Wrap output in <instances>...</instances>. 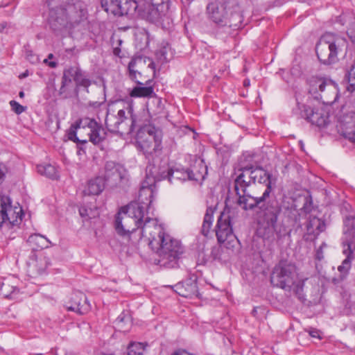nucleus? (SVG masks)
I'll use <instances>...</instances> for the list:
<instances>
[{
    "label": "nucleus",
    "instance_id": "nucleus-50",
    "mask_svg": "<svg viewBox=\"0 0 355 355\" xmlns=\"http://www.w3.org/2000/svg\"><path fill=\"white\" fill-rule=\"evenodd\" d=\"M101 105V103H98V102H94L92 103H90V105L94 107H99L100 105Z\"/></svg>",
    "mask_w": 355,
    "mask_h": 355
},
{
    "label": "nucleus",
    "instance_id": "nucleus-9",
    "mask_svg": "<svg viewBox=\"0 0 355 355\" xmlns=\"http://www.w3.org/2000/svg\"><path fill=\"white\" fill-rule=\"evenodd\" d=\"M148 6L141 10L140 17L152 23L160 25L164 28L171 23V15L168 12V5L163 1L155 3V0L148 1Z\"/></svg>",
    "mask_w": 355,
    "mask_h": 355
},
{
    "label": "nucleus",
    "instance_id": "nucleus-15",
    "mask_svg": "<svg viewBox=\"0 0 355 355\" xmlns=\"http://www.w3.org/2000/svg\"><path fill=\"white\" fill-rule=\"evenodd\" d=\"M209 19L220 27L232 26L227 17L225 4L222 1L210 3L207 8Z\"/></svg>",
    "mask_w": 355,
    "mask_h": 355
},
{
    "label": "nucleus",
    "instance_id": "nucleus-2",
    "mask_svg": "<svg viewBox=\"0 0 355 355\" xmlns=\"http://www.w3.org/2000/svg\"><path fill=\"white\" fill-rule=\"evenodd\" d=\"M114 105L117 110L116 115L107 114L105 119L110 131L121 135H128L139 128L137 144L146 158L149 159L162 150L161 131L150 125L142 126L133 114L132 103L119 101Z\"/></svg>",
    "mask_w": 355,
    "mask_h": 355
},
{
    "label": "nucleus",
    "instance_id": "nucleus-13",
    "mask_svg": "<svg viewBox=\"0 0 355 355\" xmlns=\"http://www.w3.org/2000/svg\"><path fill=\"white\" fill-rule=\"evenodd\" d=\"M338 116L336 129L345 138L355 144V111L344 112Z\"/></svg>",
    "mask_w": 355,
    "mask_h": 355
},
{
    "label": "nucleus",
    "instance_id": "nucleus-30",
    "mask_svg": "<svg viewBox=\"0 0 355 355\" xmlns=\"http://www.w3.org/2000/svg\"><path fill=\"white\" fill-rule=\"evenodd\" d=\"M115 325L120 331H128L132 326L131 318L128 313L122 312L115 320Z\"/></svg>",
    "mask_w": 355,
    "mask_h": 355
},
{
    "label": "nucleus",
    "instance_id": "nucleus-60",
    "mask_svg": "<svg viewBox=\"0 0 355 355\" xmlns=\"http://www.w3.org/2000/svg\"><path fill=\"white\" fill-rule=\"evenodd\" d=\"M35 355H42V354H36Z\"/></svg>",
    "mask_w": 355,
    "mask_h": 355
},
{
    "label": "nucleus",
    "instance_id": "nucleus-29",
    "mask_svg": "<svg viewBox=\"0 0 355 355\" xmlns=\"http://www.w3.org/2000/svg\"><path fill=\"white\" fill-rule=\"evenodd\" d=\"M327 80L318 77H312L309 80V93L315 96V98H319V94L325 87V83Z\"/></svg>",
    "mask_w": 355,
    "mask_h": 355
},
{
    "label": "nucleus",
    "instance_id": "nucleus-51",
    "mask_svg": "<svg viewBox=\"0 0 355 355\" xmlns=\"http://www.w3.org/2000/svg\"><path fill=\"white\" fill-rule=\"evenodd\" d=\"M347 32L349 36L351 37L353 36L354 33L355 34V31L354 32L352 28L348 29Z\"/></svg>",
    "mask_w": 355,
    "mask_h": 355
},
{
    "label": "nucleus",
    "instance_id": "nucleus-45",
    "mask_svg": "<svg viewBox=\"0 0 355 355\" xmlns=\"http://www.w3.org/2000/svg\"><path fill=\"white\" fill-rule=\"evenodd\" d=\"M27 59L32 63H35V62H37V58L34 55H32V54H27Z\"/></svg>",
    "mask_w": 355,
    "mask_h": 355
},
{
    "label": "nucleus",
    "instance_id": "nucleus-32",
    "mask_svg": "<svg viewBox=\"0 0 355 355\" xmlns=\"http://www.w3.org/2000/svg\"><path fill=\"white\" fill-rule=\"evenodd\" d=\"M37 171L40 175H44L50 179H56L58 177L56 168L50 164L37 165Z\"/></svg>",
    "mask_w": 355,
    "mask_h": 355
},
{
    "label": "nucleus",
    "instance_id": "nucleus-1",
    "mask_svg": "<svg viewBox=\"0 0 355 355\" xmlns=\"http://www.w3.org/2000/svg\"><path fill=\"white\" fill-rule=\"evenodd\" d=\"M239 171L240 173L234 181V191L238 196L237 204L245 211L256 207L261 209L258 232L264 240L272 242L282 239L287 234L285 227L277 223L282 207L277 200L264 204L270 196L275 180L261 168L244 167Z\"/></svg>",
    "mask_w": 355,
    "mask_h": 355
},
{
    "label": "nucleus",
    "instance_id": "nucleus-16",
    "mask_svg": "<svg viewBox=\"0 0 355 355\" xmlns=\"http://www.w3.org/2000/svg\"><path fill=\"white\" fill-rule=\"evenodd\" d=\"M69 29L84 21L87 18V11L85 6L80 2L67 4Z\"/></svg>",
    "mask_w": 355,
    "mask_h": 355
},
{
    "label": "nucleus",
    "instance_id": "nucleus-56",
    "mask_svg": "<svg viewBox=\"0 0 355 355\" xmlns=\"http://www.w3.org/2000/svg\"><path fill=\"white\" fill-rule=\"evenodd\" d=\"M122 42H123V41L121 40H117V43L119 44V46H120L121 45Z\"/></svg>",
    "mask_w": 355,
    "mask_h": 355
},
{
    "label": "nucleus",
    "instance_id": "nucleus-33",
    "mask_svg": "<svg viewBox=\"0 0 355 355\" xmlns=\"http://www.w3.org/2000/svg\"><path fill=\"white\" fill-rule=\"evenodd\" d=\"M128 0H117L116 3L112 4L110 9V13L114 15H128Z\"/></svg>",
    "mask_w": 355,
    "mask_h": 355
},
{
    "label": "nucleus",
    "instance_id": "nucleus-14",
    "mask_svg": "<svg viewBox=\"0 0 355 355\" xmlns=\"http://www.w3.org/2000/svg\"><path fill=\"white\" fill-rule=\"evenodd\" d=\"M79 126L82 127L83 131L86 132L89 141L94 145L101 144L106 138V131L102 125L93 119L88 117L80 119Z\"/></svg>",
    "mask_w": 355,
    "mask_h": 355
},
{
    "label": "nucleus",
    "instance_id": "nucleus-36",
    "mask_svg": "<svg viewBox=\"0 0 355 355\" xmlns=\"http://www.w3.org/2000/svg\"><path fill=\"white\" fill-rule=\"evenodd\" d=\"M138 62H141V58H133L131 59L128 64V73L129 77L131 80L135 81L138 85H143V83L138 80V76H141V73L136 69L137 64Z\"/></svg>",
    "mask_w": 355,
    "mask_h": 355
},
{
    "label": "nucleus",
    "instance_id": "nucleus-27",
    "mask_svg": "<svg viewBox=\"0 0 355 355\" xmlns=\"http://www.w3.org/2000/svg\"><path fill=\"white\" fill-rule=\"evenodd\" d=\"M73 80L76 82V87H83L87 89V92L92 84L87 76L78 67H73Z\"/></svg>",
    "mask_w": 355,
    "mask_h": 355
},
{
    "label": "nucleus",
    "instance_id": "nucleus-43",
    "mask_svg": "<svg viewBox=\"0 0 355 355\" xmlns=\"http://www.w3.org/2000/svg\"><path fill=\"white\" fill-rule=\"evenodd\" d=\"M306 331L313 338H321L320 331L316 329L310 328L309 330H306Z\"/></svg>",
    "mask_w": 355,
    "mask_h": 355
},
{
    "label": "nucleus",
    "instance_id": "nucleus-38",
    "mask_svg": "<svg viewBox=\"0 0 355 355\" xmlns=\"http://www.w3.org/2000/svg\"><path fill=\"white\" fill-rule=\"evenodd\" d=\"M79 213L80 216L85 220L95 218L96 216L98 215V213L96 209L93 210L91 208L89 209L85 206L80 207Z\"/></svg>",
    "mask_w": 355,
    "mask_h": 355
},
{
    "label": "nucleus",
    "instance_id": "nucleus-48",
    "mask_svg": "<svg viewBox=\"0 0 355 355\" xmlns=\"http://www.w3.org/2000/svg\"><path fill=\"white\" fill-rule=\"evenodd\" d=\"M7 27V23H1L0 24V33L3 32L4 29Z\"/></svg>",
    "mask_w": 355,
    "mask_h": 355
},
{
    "label": "nucleus",
    "instance_id": "nucleus-3",
    "mask_svg": "<svg viewBox=\"0 0 355 355\" xmlns=\"http://www.w3.org/2000/svg\"><path fill=\"white\" fill-rule=\"evenodd\" d=\"M114 226L119 235L127 236L133 243L145 238L152 250L155 245L153 243H158V239L166 234L163 225L156 218L145 217L144 207L138 204L122 207L116 217Z\"/></svg>",
    "mask_w": 355,
    "mask_h": 355
},
{
    "label": "nucleus",
    "instance_id": "nucleus-24",
    "mask_svg": "<svg viewBox=\"0 0 355 355\" xmlns=\"http://www.w3.org/2000/svg\"><path fill=\"white\" fill-rule=\"evenodd\" d=\"M123 170V168L120 164L108 161L105 165V175L107 178L121 179Z\"/></svg>",
    "mask_w": 355,
    "mask_h": 355
},
{
    "label": "nucleus",
    "instance_id": "nucleus-4",
    "mask_svg": "<svg viewBox=\"0 0 355 355\" xmlns=\"http://www.w3.org/2000/svg\"><path fill=\"white\" fill-rule=\"evenodd\" d=\"M306 280L307 278H299L294 263L284 260L280 261L275 266L270 277L273 286L294 295L302 302L306 300L304 286Z\"/></svg>",
    "mask_w": 355,
    "mask_h": 355
},
{
    "label": "nucleus",
    "instance_id": "nucleus-11",
    "mask_svg": "<svg viewBox=\"0 0 355 355\" xmlns=\"http://www.w3.org/2000/svg\"><path fill=\"white\" fill-rule=\"evenodd\" d=\"M0 227L3 224H10L12 226L17 225L22 219V208L19 205H12L9 197H3L0 200Z\"/></svg>",
    "mask_w": 355,
    "mask_h": 355
},
{
    "label": "nucleus",
    "instance_id": "nucleus-25",
    "mask_svg": "<svg viewBox=\"0 0 355 355\" xmlns=\"http://www.w3.org/2000/svg\"><path fill=\"white\" fill-rule=\"evenodd\" d=\"M306 230L309 234L318 235L325 229V223L318 217H310L306 223Z\"/></svg>",
    "mask_w": 355,
    "mask_h": 355
},
{
    "label": "nucleus",
    "instance_id": "nucleus-35",
    "mask_svg": "<svg viewBox=\"0 0 355 355\" xmlns=\"http://www.w3.org/2000/svg\"><path fill=\"white\" fill-rule=\"evenodd\" d=\"M83 130V128L79 126V120L76 122L75 124H72L69 130L67 131V137L69 140L73 141L75 143H79L81 141L82 144H86L87 143V139H79L77 137V131Z\"/></svg>",
    "mask_w": 355,
    "mask_h": 355
},
{
    "label": "nucleus",
    "instance_id": "nucleus-28",
    "mask_svg": "<svg viewBox=\"0 0 355 355\" xmlns=\"http://www.w3.org/2000/svg\"><path fill=\"white\" fill-rule=\"evenodd\" d=\"M152 81L148 83V86H139L134 87L130 93L131 97H153L155 96L153 87L150 85Z\"/></svg>",
    "mask_w": 355,
    "mask_h": 355
},
{
    "label": "nucleus",
    "instance_id": "nucleus-37",
    "mask_svg": "<svg viewBox=\"0 0 355 355\" xmlns=\"http://www.w3.org/2000/svg\"><path fill=\"white\" fill-rule=\"evenodd\" d=\"M128 355H143L144 346L141 343H131L128 346Z\"/></svg>",
    "mask_w": 355,
    "mask_h": 355
},
{
    "label": "nucleus",
    "instance_id": "nucleus-42",
    "mask_svg": "<svg viewBox=\"0 0 355 355\" xmlns=\"http://www.w3.org/2000/svg\"><path fill=\"white\" fill-rule=\"evenodd\" d=\"M8 172V168L6 164L0 163V180H3L6 175Z\"/></svg>",
    "mask_w": 355,
    "mask_h": 355
},
{
    "label": "nucleus",
    "instance_id": "nucleus-26",
    "mask_svg": "<svg viewBox=\"0 0 355 355\" xmlns=\"http://www.w3.org/2000/svg\"><path fill=\"white\" fill-rule=\"evenodd\" d=\"M47 267V261L44 257H35L31 259L29 263V271L35 272L38 275H42L44 272Z\"/></svg>",
    "mask_w": 355,
    "mask_h": 355
},
{
    "label": "nucleus",
    "instance_id": "nucleus-54",
    "mask_svg": "<svg viewBox=\"0 0 355 355\" xmlns=\"http://www.w3.org/2000/svg\"><path fill=\"white\" fill-rule=\"evenodd\" d=\"M19 96L20 98H24V92L23 91L19 92Z\"/></svg>",
    "mask_w": 355,
    "mask_h": 355
},
{
    "label": "nucleus",
    "instance_id": "nucleus-22",
    "mask_svg": "<svg viewBox=\"0 0 355 355\" xmlns=\"http://www.w3.org/2000/svg\"><path fill=\"white\" fill-rule=\"evenodd\" d=\"M105 180L102 177H96L88 181L84 190L85 195H99L105 189Z\"/></svg>",
    "mask_w": 355,
    "mask_h": 355
},
{
    "label": "nucleus",
    "instance_id": "nucleus-8",
    "mask_svg": "<svg viewBox=\"0 0 355 355\" xmlns=\"http://www.w3.org/2000/svg\"><path fill=\"white\" fill-rule=\"evenodd\" d=\"M153 243L155 245L153 250L161 257L162 261L166 260L168 261V263H173L172 267L183 252V248L180 241L173 239L166 233L162 239H158V243Z\"/></svg>",
    "mask_w": 355,
    "mask_h": 355
},
{
    "label": "nucleus",
    "instance_id": "nucleus-34",
    "mask_svg": "<svg viewBox=\"0 0 355 355\" xmlns=\"http://www.w3.org/2000/svg\"><path fill=\"white\" fill-rule=\"evenodd\" d=\"M72 80H73V67H70L64 70L62 85L60 89V94L67 92V87L72 83Z\"/></svg>",
    "mask_w": 355,
    "mask_h": 355
},
{
    "label": "nucleus",
    "instance_id": "nucleus-19",
    "mask_svg": "<svg viewBox=\"0 0 355 355\" xmlns=\"http://www.w3.org/2000/svg\"><path fill=\"white\" fill-rule=\"evenodd\" d=\"M173 288L175 293L184 297H192L198 294L196 277L189 278L184 282H179Z\"/></svg>",
    "mask_w": 355,
    "mask_h": 355
},
{
    "label": "nucleus",
    "instance_id": "nucleus-5",
    "mask_svg": "<svg viewBox=\"0 0 355 355\" xmlns=\"http://www.w3.org/2000/svg\"><path fill=\"white\" fill-rule=\"evenodd\" d=\"M347 46L345 39L331 33L322 35L318 42L315 51L319 60L324 64H331L338 61V55Z\"/></svg>",
    "mask_w": 355,
    "mask_h": 355
},
{
    "label": "nucleus",
    "instance_id": "nucleus-58",
    "mask_svg": "<svg viewBox=\"0 0 355 355\" xmlns=\"http://www.w3.org/2000/svg\"><path fill=\"white\" fill-rule=\"evenodd\" d=\"M52 57H53V55H52V54H50V55H49V58H51Z\"/></svg>",
    "mask_w": 355,
    "mask_h": 355
},
{
    "label": "nucleus",
    "instance_id": "nucleus-12",
    "mask_svg": "<svg viewBox=\"0 0 355 355\" xmlns=\"http://www.w3.org/2000/svg\"><path fill=\"white\" fill-rule=\"evenodd\" d=\"M199 170H197L196 166H193L191 169L176 168L175 170L170 169L168 171L167 177L170 182L173 180H202L205 178V175L207 173L206 166L202 161H196Z\"/></svg>",
    "mask_w": 355,
    "mask_h": 355
},
{
    "label": "nucleus",
    "instance_id": "nucleus-23",
    "mask_svg": "<svg viewBox=\"0 0 355 355\" xmlns=\"http://www.w3.org/2000/svg\"><path fill=\"white\" fill-rule=\"evenodd\" d=\"M27 241L33 250L47 248L51 245V241L47 238L40 234L31 235Z\"/></svg>",
    "mask_w": 355,
    "mask_h": 355
},
{
    "label": "nucleus",
    "instance_id": "nucleus-40",
    "mask_svg": "<svg viewBox=\"0 0 355 355\" xmlns=\"http://www.w3.org/2000/svg\"><path fill=\"white\" fill-rule=\"evenodd\" d=\"M10 105L13 112H15L17 114H20L24 112L26 110V107L20 105L15 101H10Z\"/></svg>",
    "mask_w": 355,
    "mask_h": 355
},
{
    "label": "nucleus",
    "instance_id": "nucleus-21",
    "mask_svg": "<svg viewBox=\"0 0 355 355\" xmlns=\"http://www.w3.org/2000/svg\"><path fill=\"white\" fill-rule=\"evenodd\" d=\"M155 185L153 183L149 184L147 182H144L141 187V189L139 192V201L138 205L142 206L144 209L145 207L144 205L150 206L153 202V199L154 198V189ZM134 204H137V202H135Z\"/></svg>",
    "mask_w": 355,
    "mask_h": 355
},
{
    "label": "nucleus",
    "instance_id": "nucleus-57",
    "mask_svg": "<svg viewBox=\"0 0 355 355\" xmlns=\"http://www.w3.org/2000/svg\"><path fill=\"white\" fill-rule=\"evenodd\" d=\"M6 284H3V286H2V288H1V291H3V289L6 288Z\"/></svg>",
    "mask_w": 355,
    "mask_h": 355
},
{
    "label": "nucleus",
    "instance_id": "nucleus-6",
    "mask_svg": "<svg viewBox=\"0 0 355 355\" xmlns=\"http://www.w3.org/2000/svg\"><path fill=\"white\" fill-rule=\"evenodd\" d=\"M343 234V245L344 247L347 246V248L343 250V253L347 257L338 267L341 279H345L347 275L351 268L352 260L355 257V216H346L344 220Z\"/></svg>",
    "mask_w": 355,
    "mask_h": 355
},
{
    "label": "nucleus",
    "instance_id": "nucleus-47",
    "mask_svg": "<svg viewBox=\"0 0 355 355\" xmlns=\"http://www.w3.org/2000/svg\"><path fill=\"white\" fill-rule=\"evenodd\" d=\"M315 257L317 259L322 260L323 259L322 252L320 250H318Z\"/></svg>",
    "mask_w": 355,
    "mask_h": 355
},
{
    "label": "nucleus",
    "instance_id": "nucleus-10",
    "mask_svg": "<svg viewBox=\"0 0 355 355\" xmlns=\"http://www.w3.org/2000/svg\"><path fill=\"white\" fill-rule=\"evenodd\" d=\"M57 0H49V23L51 28L55 33L69 30L68 10L67 5L56 6Z\"/></svg>",
    "mask_w": 355,
    "mask_h": 355
},
{
    "label": "nucleus",
    "instance_id": "nucleus-49",
    "mask_svg": "<svg viewBox=\"0 0 355 355\" xmlns=\"http://www.w3.org/2000/svg\"><path fill=\"white\" fill-rule=\"evenodd\" d=\"M28 76V71H26L24 73L20 74L19 76V78L22 79V78H24L27 77Z\"/></svg>",
    "mask_w": 355,
    "mask_h": 355
},
{
    "label": "nucleus",
    "instance_id": "nucleus-7",
    "mask_svg": "<svg viewBox=\"0 0 355 355\" xmlns=\"http://www.w3.org/2000/svg\"><path fill=\"white\" fill-rule=\"evenodd\" d=\"M239 214L237 208L225 206L221 212L216 227V235L220 243L230 245L236 239L233 233L232 226L234 224Z\"/></svg>",
    "mask_w": 355,
    "mask_h": 355
},
{
    "label": "nucleus",
    "instance_id": "nucleus-31",
    "mask_svg": "<svg viewBox=\"0 0 355 355\" xmlns=\"http://www.w3.org/2000/svg\"><path fill=\"white\" fill-rule=\"evenodd\" d=\"M214 211L215 208L212 207H208L205 214L201 232L205 236L208 235L214 221Z\"/></svg>",
    "mask_w": 355,
    "mask_h": 355
},
{
    "label": "nucleus",
    "instance_id": "nucleus-18",
    "mask_svg": "<svg viewBox=\"0 0 355 355\" xmlns=\"http://www.w3.org/2000/svg\"><path fill=\"white\" fill-rule=\"evenodd\" d=\"M65 306L68 311H74L80 315L85 314L90 309L86 296L81 292L74 293Z\"/></svg>",
    "mask_w": 355,
    "mask_h": 355
},
{
    "label": "nucleus",
    "instance_id": "nucleus-52",
    "mask_svg": "<svg viewBox=\"0 0 355 355\" xmlns=\"http://www.w3.org/2000/svg\"><path fill=\"white\" fill-rule=\"evenodd\" d=\"M0 355H7V354L2 347H0Z\"/></svg>",
    "mask_w": 355,
    "mask_h": 355
},
{
    "label": "nucleus",
    "instance_id": "nucleus-41",
    "mask_svg": "<svg viewBox=\"0 0 355 355\" xmlns=\"http://www.w3.org/2000/svg\"><path fill=\"white\" fill-rule=\"evenodd\" d=\"M102 8L106 11L107 12H110V6L112 4L116 3L117 0H100Z\"/></svg>",
    "mask_w": 355,
    "mask_h": 355
},
{
    "label": "nucleus",
    "instance_id": "nucleus-46",
    "mask_svg": "<svg viewBox=\"0 0 355 355\" xmlns=\"http://www.w3.org/2000/svg\"><path fill=\"white\" fill-rule=\"evenodd\" d=\"M121 51V49H120V47H119V46H116V47H114V49H113V53H114L115 55L118 56V57H121V55H120Z\"/></svg>",
    "mask_w": 355,
    "mask_h": 355
},
{
    "label": "nucleus",
    "instance_id": "nucleus-44",
    "mask_svg": "<svg viewBox=\"0 0 355 355\" xmlns=\"http://www.w3.org/2000/svg\"><path fill=\"white\" fill-rule=\"evenodd\" d=\"M77 144V147H78V150H77V153L78 155H81L83 154H85V144H81V141L79 142V143H76Z\"/></svg>",
    "mask_w": 355,
    "mask_h": 355
},
{
    "label": "nucleus",
    "instance_id": "nucleus-20",
    "mask_svg": "<svg viewBox=\"0 0 355 355\" xmlns=\"http://www.w3.org/2000/svg\"><path fill=\"white\" fill-rule=\"evenodd\" d=\"M320 98L324 103L331 104L336 101L338 98V90L337 85L330 80H327L325 83V87L319 94Z\"/></svg>",
    "mask_w": 355,
    "mask_h": 355
},
{
    "label": "nucleus",
    "instance_id": "nucleus-55",
    "mask_svg": "<svg viewBox=\"0 0 355 355\" xmlns=\"http://www.w3.org/2000/svg\"><path fill=\"white\" fill-rule=\"evenodd\" d=\"M55 65H56V64L54 62H49V66L51 67H55Z\"/></svg>",
    "mask_w": 355,
    "mask_h": 355
},
{
    "label": "nucleus",
    "instance_id": "nucleus-53",
    "mask_svg": "<svg viewBox=\"0 0 355 355\" xmlns=\"http://www.w3.org/2000/svg\"><path fill=\"white\" fill-rule=\"evenodd\" d=\"M160 52H161V53H162V55L164 57V60H167V58H166V56L164 55V54H165V50H164V49L161 50V51H160Z\"/></svg>",
    "mask_w": 355,
    "mask_h": 355
},
{
    "label": "nucleus",
    "instance_id": "nucleus-17",
    "mask_svg": "<svg viewBox=\"0 0 355 355\" xmlns=\"http://www.w3.org/2000/svg\"><path fill=\"white\" fill-rule=\"evenodd\" d=\"M304 110L301 113L302 117L309 122L318 127H324L328 123V114L322 109H311L302 105Z\"/></svg>",
    "mask_w": 355,
    "mask_h": 355
},
{
    "label": "nucleus",
    "instance_id": "nucleus-39",
    "mask_svg": "<svg viewBox=\"0 0 355 355\" xmlns=\"http://www.w3.org/2000/svg\"><path fill=\"white\" fill-rule=\"evenodd\" d=\"M347 77L349 84L347 87V90L353 92L355 90V62L350 67L349 70L347 71Z\"/></svg>",
    "mask_w": 355,
    "mask_h": 355
},
{
    "label": "nucleus",
    "instance_id": "nucleus-59",
    "mask_svg": "<svg viewBox=\"0 0 355 355\" xmlns=\"http://www.w3.org/2000/svg\"><path fill=\"white\" fill-rule=\"evenodd\" d=\"M248 84H249V83H246V81H245V82H244V85H248Z\"/></svg>",
    "mask_w": 355,
    "mask_h": 355
}]
</instances>
